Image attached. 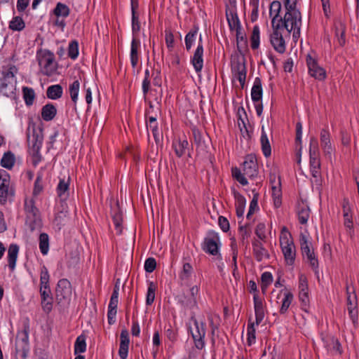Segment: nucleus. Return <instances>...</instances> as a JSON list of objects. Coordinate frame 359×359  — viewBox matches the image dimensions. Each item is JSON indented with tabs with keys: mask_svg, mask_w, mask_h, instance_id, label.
<instances>
[{
	"mask_svg": "<svg viewBox=\"0 0 359 359\" xmlns=\"http://www.w3.org/2000/svg\"><path fill=\"white\" fill-rule=\"evenodd\" d=\"M254 307L255 313V323L249 321L247 327V344L248 346L255 343V325H259L264 318V303L258 295V294H254L253 295Z\"/></svg>",
	"mask_w": 359,
	"mask_h": 359,
	"instance_id": "nucleus-1",
	"label": "nucleus"
},
{
	"mask_svg": "<svg viewBox=\"0 0 359 359\" xmlns=\"http://www.w3.org/2000/svg\"><path fill=\"white\" fill-rule=\"evenodd\" d=\"M156 290V285L153 282H149L147 289L146 304L148 306L151 305L155 299V292Z\"/></svg>",
	"mask_w": 359,
	"mask_h": 359,
	"instance_id": "nucleus-52",
	"label": "nucleus"
},
{
	"mask_svg": "<svg viewBox=\"0 0 359 359\" xmlns=\"http://www.w3.org/2000/svg\"><path fill=\"white\" fill-rule=\"evenodd\" d=\"M255 233L257 235V236L259 238V241H265V240L266 238L265 224L262 223V222L257 224V225L256 226V228H255Z\"/></svg>",
	"mask_w": 359,
	"mask_h": 359,
	"instance_id": "nucleus-62",
	"label": "nucleus"
},
{
	"mask_svg": "<svg viewBox=\"0 0 359 359\" xmlns=\"http://www.w3.org/2000/svg\"><path fill=\"white\" fill-rule=\"evenodd\" d=\"M226 19H227L230 29L236 30V37H237V39H238L239 34H241V23L239 21L238 15L236 14V13L233 12V11H230L229 13L226 11Z\"/></svg>",
	"mask_w": 359,
	"mask_h": 359,
	"instance_id": "nucleus-28",
	"label": "nucleus"
},
{
	"mask_svg": "<svg viewBox=\"0 0 359 359\" xmlns=\"http://www.w3.org/2000/svg\"><path fill=\"white\" fill-rule=\"evenodd\" d=\"M15 163V156L14 154L8 151L5 153L1 160V165L7 169H11Z\"/></svg>",
	"mask_w": 359,
	"mask_h": 359,
	"instance_id": "nucleus-47",
	"label": "nucleus"
},
{
	"mask_svg": "<svg viewBox=\"0 0 359 359\" xmlns=\"http://www.w3.org/2000/svg\"><path fill=\"white\" fill-rule=\"evenodd\" d=\"M129 343V333L126 329H123L121 330L120 334V346L118 350V355L121 359H126L128 357Z\"/></svg>",
	"mask_w": 359,
	"mask_h": 359,
	"instance_id": "nucleus-24",
	"label": "nucleus"
},
{
	"mask_svg": "<svg viewBox=\"0 0 359 359\" xmlns=\"http://www.w3.org/2000/svg\"><path fill=\"white\" fill-rule=\"evenodd\" d=\"M140 48V41L137 37H133L130 45V59L133 68H135L139 62Z\"/></svg>",
	"mask_w": 359,
	"mask_h": 359,
	"instance_id": "nucleus-25",
	"label": "nucleus"
},
{
	"mask_svg": "<svg viewBox=\"0 0 359 359\" xmlns=\"http://www.w3.org/2000/svg\"><path fill=\"white\" fill-rule=\"evenodd\" d=\"M39 65L43 74L50 76L55 71L54 54L50 50H41L37 53Z\"/></svg>",
	"mask_w": 359,
	"mask_h": 359,
	"instance_id": "nucleus-5",
	"label": "nucleus"
},
{
	"mask_svg": "<svg viewBox=\"0 0 359 359\" xmlns=\"http://www.w3.org/2000/svg\"><path fill=\"white\" fill-rule=\"evenodd\" d=\"M208 320L209 322V326L211 329L212 342L214 344L215 332L219 325V316L217 315L209 314L208 315Z\"/></svg>",
	"mask_w": 359,
	"mask_h": 359,
	"instance_id": "nucleus-42",
	"label": "nucleus"
},
{
	"mask_svg": "<svg viewBox=\"0 0 359 359\" xmlns=\"http://www.w3.org/2000/svg\"><path fill=\"white\" fill-rule=\"evenodd\" d=\"M262 151L265 157H269L271 154V147L269 137L264 130V126L262 127V134L260 137Z\"/></svg>",
	"mask_w": 359,
	"mask_h": 359,
	"instance_id": "nucleus-36",
	"label": "nucleus"
},
{
	"mask_svg": "<svg viewBox=\"0 0 359 359\" xmlns=\"http://www.w3.org/2000/svg\"><path fill=\"white\" fill-rule=\"evenodd\" d=\"M198 28L194 27L191 29L185 36V46L187 50H190L191 48L198 33Z\"/></svg>",
	"mask_w": 359,
	"mask_h": 359,
	"instance_id": "nucleus-46",
	"label": "nucleus"
},
{
	"mask_svg": "<svg viewBox=\"0 0 359 359\" xmlns=\"http://www.w3.org/2000/svg\"><path fill=\"white\" fill-rule=\"evenodd\" d=\"M232 176L234 179H236L240 184L242 185H247L248 180L245 178L244 172L242 173L241 170L236 167L233 168L231 169Z\"/></svg>",
	"mask_w": 359,
	"mask_h": 359,
	"instance_id": "nucleus-57",
	"label": "nucleus"
},
{
	"mask_svg": "<svg viewBox=\"0 0 359 359\" xmlns=\"http://www.w3.org/2000/svg\"><path fill=\"white\" fill-rule=\"evenodd\" d=\"M292 300H293V294L291 292H287L284 293V297L283 299L281 307L280 309V313L281 314H284L287 312Z\"/></svg>",
	"mask_w": 359,
	"mask_h": 359,
	"instance_id": "nucleus-51",
	"label": "nucleus"
},
{
	"mask_svg": "<svg viewBox=\"0 0 359 359\" xmlns=\"http://www.w3.org/2000/svg\"><path fill=\"white\" fill-rule=\"evenodd\" d=\"M62 87L60 85H52L47 88L46 95L49 99L57 100L62 97Z\"/></svg>",
	"mask_w": 359,
	"mask_h": 359,
	"instance_id": "nucleus-40",
	"label": "nucleus"
},
{
	"mask_svg": "<svg viewBox=\"0 0 359 359\" xmlns=\"http://www.w3.org/2000/svg\"><path fill=\"white\" fill-rule=\"evenodd\" d=\"M261 281H262V284H261L262 291L264 294L266 292L268 287L273 282V276H272L271 273L268 272V271L264 272L261 276Z\"/></svg>",
	"mask_w": 359,
	"mask_h": 359,
	"instance_id": "nucleus-50",
	"label": "nucleus"
},
{
	"mask_svg": "<svg viewBox=\"0 0 359 359\" xmlns=\"http://www.w3.org/2000/svg\"><path fill=\"white\" fill-rule=\"evenodd\" d=\"M79 55V43L77 41H72L68 47V56L72 60H75Z\"/></svg>",
	"mask_w": 359,
	"mask_h": 359,
	"instance_id": "nucleus-59",
	"label": "nucleus"
},
{
	"mask_svg": "<svg viewBox=\"0 0 359 359\" xmlns=\"http://www.w3.org/2000/svg\"><path fill=\"white\" fill-rule=\"evenodd\" d=\"M299 299L301 303V308L305 312H309V296L308 280L306 277L301 274L299 277Z\"/></svg>",
	"mask_w": 359,
	"mask_h": 359,
	"instance_id": "nucleus-10",
	"label": "nucleus"
},
{
	"mask_svg": "<svg viewBox=\"0 0 359 359\" xmlns=\"http://www.w3.org/2000/svg\"><path fill=\"white\" fill-rule=\"evenodd\" d=\"M306 63L309 73L312 77L319 81L324 80L326 78L325 70L310 55H308L306 57Z\"/></svg>",
	"mask_w": 359,
	"mask_h": 359,
	"instance_id": "nucleus-14",
	"label": "nucleus"
},
{
	"mask_svg": "<svg viewBox=\"0 0 359 359\" xmlns=\"http://www.w3.org/2000/svg\"><path fill=\"white\" fill-rule=\"evenodd\" d=\"M235 198L236 200V215L238 217H242L245 210V199L241 194L238 192L234 193Z\"/></svg>",
	"mask_w": 359,
	"mask_h": 359,
	"instance_id": "nucleus-43",
	"label": "nucleus"
},
{
	"mask_svg": "<svg viewBox=\"0 0 359 359\" xmlns=\"http://www.w3.org/2000/svg\"><path fill=\"white\" fill-rule=\"evenodd\" d=\"M137 5L134 3L133 1H131V8H132V32L133 37H137V35L140 29V23L139 21L138 16L136 15V8Z\"/></svg>",
	"mask_w": 359,
	"mask_h": 359,
	"instance_id": "nucleus-37",
	"label": "nucleus"
},
{
	"mask_svg": "<svg viewBox=\"0 0 359 359\" xmlns=\"http://www.w3.org/2000/svg\"><path fill=\"white\" fill-rule=\"evenodd\" d=\"M17 73L15 66H11L7 70L2 72L3 76L0 79V90L4 93H12L15 89V74Z\"/></svg>",
	"mask_w": 359,
	"mask_h": 359,
	"instance_id": "nucleus-7",
	"label": "nucleus"
},
{
	"mask_svg": "<svg viewBox=\"0 0 359 359\" xmlns=\"http://www.w3.org/2000/svg\"><path fill=\"white\" fill-rule=\"evenodd\" d=\"M203 46L202 43V36L200 34L198 46L191 57V64L197 73L201 72L203 67Z\"/></svg>",
	"mask_w": 359,
	"mask_h": 359,
	"instance_id": "nucleus-19",
	"label": "nucleus"
},
{
	"mask_svg": "<svg viewBox=\"0 0 359 359\" xmlns=\"http://www.w3.org/2000/svg\"><path fill=\"white\" fill-rule=\"evenodd\" d=\"M86 350V336L83 334L79 335L74 344V354L84 353Z\"/></svg>",
	"mask_w": 359,
	"mask_h": 359,
	"instance_id": "nucleus-48",
	"label": "nucleus"
},
{
	"mask_svg": "<svg viewBox=\"0 0 359 359\" xmlns=\"http://www.w3.org/2000/svg\"><path fill=\"white\" fill-rule=\"evenodd\" d=\"M231 68L234 76L236 77L243 88L245 86L247 73L245 59L237 58L234 60Z\"/></svg>",
	"mask_w": 359,
	"mask_h": 359,
	"instance_id": "nucleus-13",
	"label": "nucleus"
},
{
	"mask_svg": "<svg viewBox=\"0 0 359 359\" xmlns=\"http://www.w3.org/2000/svg\"><path fill=\"white\" fill-rule=\"evenodd\" d=\"M309 154L312 175L316 177L319 175L320 163L318 154V142L315 137L311 138Z\"/></svg>",
	"mask_w": 359,
	"mask_h": 359,
	"instance_id": "nucleus-11",
	"label": "nucleus"
},
{
	"mask_svg": "<svg viewBox=\"0 0 359 359\" xmlns=\"http://www.w3.org/2000/svg\"><path fill=\"white\" fill-rule=\"evenodd\" d=\"M118 286L115 285L108 306L107 318L109 325H112L115 323L118 303Z\"/></svg>",
	"mask_w": 359,
	"mask_h": 359,
	"instance_id": "nucleus-16",
	"label": "nucleus"
},
{
	"mask_svg": "<svg viewBox=\"0 0 359 359\" xmlns=\"http://www.w3.org/2000/svg\"><path fill=\"white\" fill-rule=\"evenodd\" d=\"M273 33L271 35V43L273 48L279 53H283L285 51V42L282 34L279 32L280 28L272 27Z\"/></svg>",
	"mask_w": 359,
	"mask_h": 359,
	"instance_id": "nucleus-22",
	"label": "nucleus"
},
{
	"mask_svg": "<svg viewBox=\"0 0 359 359\" xmlns=\"http://www.w3.org/2000/svg\"><path fill=\"white\" fill-rule=\"evenodd\" d=\"M335 35L337 37V41L341 46L345 44V27L343 24H339L335 27Z\"/></svg>",
	"mask_w": 359,
	"mask_h": 359,
	"instance_id": "nucleus-55",
	"label": "nucleus"
},
{
	"mask_svg": "<svg viewBox=\"0 0 359 359\" xmlns=\"http://www.w3.org/2000/svg\"><path fill=\"white\" fill-rule=\"evenodd\" d=\"M27 139L29 142L32 143V148L36 151V161H34V165L36 166L39 162L41 161V156L39 154V150L42 145L43 137L41 132H37L34 128L32 130V136L27 135Z\"/></svg>",
	"mask_w": 359,
	"mask_h": 359,
	"instance_id": "nucleus-18",
	"label": "nucleus"
},
{
	"mask_svg": "<svg viewBox=\"0 0 359 359\" xmlns=\"http://www.w3.org/2000/svg\"><path fill=\"white\" fill-rule=\"evenodd\" d=\"M282 9V4L280 1L276 0L271 2L269 8V15L271 18V26L279 28V25H281L282 16L280 11Z\"/></svg>",
	"mask_w": 359,
	"mask_h": 359,
	"instance_id": "nucleus-20",
	"label": "nucleus"
},
{
	"mask_svg": "<svg viewBox=\"0 0 359 359\" xmlns=\"http://www.w3.org/2000/svg\"><path fill=\"white\" fill-rule=\"evenodd\" d=\"M53 13L56 18H65L69 16L70 9L66 4L58 2L53 9Z\"/></svg>",
	"mask_w": 359,
	"mask_h": 359,
	"instance_id": "nucleus-41",
	"label": "nucleus"
},
{
	"mask_svg": "<svg viewBox=\"0 0 359 359\" xmlns=\"http://www.w3.org/2000/svg\"><path fill=\"white\" fill-rule=\"evenodd\" d=\"M25 27V23L20 16L13 18L9 23V28L13 31H22Z\"/></svg>",
	"mask_w": 359,
	"mask_h": 359,
	"instance_id": "nucleus-49",
	"label": "nucleus"
},
{
	"mask_svg": "<svg viewBox=\"0 0 359 359\" xmlns=\"http://www.w3.org/2000/svg\"><path fill=\"white\" fill-rule=\"evenodd\" d=\"M23 98L26 105L31 106L33 104L36 95L34 90L32 88H22Z\"/></svg>",
	"mask_w": 359,
	"mask_h": 359,
	"instance_id": "nucleus-45",
	"label": "nucleus"
},
{
	"mask_svg": "<svg viewBox=\"0 0 359 359\" xmlns=\"http://www.w3.org/2000/svg\"><path fill=\"white\" fill-rule=\"evenodd\" d=\"M50 276L47 268L43 266L41 269L40 273V290L39 291H44L50 290L49 286Z\"/></svg>",
	"mask_w": 359,
	"mask_h": 359,
	"instance_id": "nucleus-39",
	"label": "nucleus"
},
{
	"mask_svg": "<svg viewBox=\"0 0 359 359\" xmlns=\"http://www.w3.org/2000/svg\"><path fill=\"white\" fill-rule=\"evenodd\" d=\"M302 23V14L299 11L285 12L282 18L281 25H279V28H285L288 33L292 32L293 39H297L301 34Z\"/></svg>",
	"mask_w": 359,
	"mask_h": 359,
	"instance_id": "nucleus-2",
	"label": "nucleus"
},
{
	"mask_svg": "<svg viewBox=\"0 0 359 359\" xmlns=\"http://www.w3.org/2000/svg\"><path fill=\"white\" fill-rule=\"evenodd\" d=\"M192 272H193L192 266L188 262H184L183 264L182 270L180 273V278L182 280H187L191 276Z\"/></svg>",
	"mask_w": 359,
	"mask_h": 359,
	"instance_id": "nucleus-60",
	"label": "nucleus"
},
{
	"mask_svg": "<svg viewBox=\"0 0 359 359\" xmlns=\"http://www.w3.org/2000/svg\"><path fill=\"white\" fill-rule=\"evenodd\" d=\"M239 233L241 243L247 246L248 244V238L251 233L250 231L245 226H241L239 227Z\"/></svg>",
	"mask_w": 359,
	"mask_h": 359,
	"instance_id": "nucleus-61",
	"label": "nucleus"
},
{
	"mask_svg": "<svg viewBox=\"0 0 359 359\" xmlns=\"http://www.w3.org/2000/svg\"><path fill=\"white\" fill-rule=\"evenodd\" d=\"M251 48L255 50L259 46V27L257 25L254 26L250 37Z\"/></svg>",
	"mask_w": 359,
	"mask_h": 359,
	"instance_id": "nucleus-53",
	"label": "nucleus"
},
{
	"mask_svg": "<svg viewBox=\"0 0 359 359\" xmlns=\"http://www.w3.org/2000/svg\"><path fill=\"white\" fill-rule=\"evenodd\" d=\"M346 296H347V304L353 302H357V296L355 292V288L353 286H350L346 284Z\"/></svg>",
	"mask_w": 359,
	"mask_h": 359,
	"instance_id": "nucleus-64",
	"label": "nucleus"
},
{
	"mask_svg": "<svg viewBox=\"0 0 359 359\" xmlns=\"http://www.w3.org/2000/svg\"><path fill=\"white\" fill-rule=\"evenodd\" d=\"M297 214L300 224H306L310 217V208L304 201L298 202L297 205Z\"/></svg>",
	"mask_w": 359,
	"mask_h": 359,
	"instance_id": "nucleus-27",
	"label": "nucleus"
},
{
	"mask_svg": "<svg viewBox=\"0 0 359 359\" xmlns=\"http://www.w3.org/2000/svg\"><path fill=\"white\" fill-rule=\"evenodd\" d=\"M219 246L220 239L218 234L215 232L210 231L208 233L207 237L205 238L202 248L206 253L212 255H219V259H221Z\"/></svg>",
	"mask_w": 359,
	"mask_h": 359,
	"instance_id": "nucleus-8",
	"label": "nucleus"
},
{
	"mask_svg": "<svg viewBox=\"0 0 359 359\" xmlns=\"http://www.w3.org/2000/svg\"><path fill=\"white\" fill-rule=\"evenodd\" d=\"M252 100L256 103L262 100V87L260 78L256 77L251 90Z\"/></svg>",
	"mask_w": 359,
	"mask_h": 359,
	"instance_id": "nucleus-33",
	"label": "nucleus"
},
{
	"mask_svg": "<svg viewBox=\"0 0 359 359\" xmlns=\"http://www.w3.org/2000/svg\"><path fill=\"white\" fill-rule=\"evenodd\" d=\"M112 221H113L114 225L115 226L116 233L118 235L121 234L122 231H123L122 215L120 212L115 213L112 217Z\"/></svg>",
	"mask_w": 359,
	"mask_h": 359,
	"instance_id": "nucleus-58",
	"label": "nucleus"
},
{
	"mask_svg": "<svg viewBox=\"0 0 359 359\" xmlns=\"http://www.w3.org/2000/svg\"><path fill=\"white\" fill-rule=\"evenodd\" d=\"M19 252V246L17 244H11L8 250V267L11 271L15 268L18 255Z\"/></svg>",
	"mask_w": 359,
	"mask_h": 359,
	"instance_id": "nucleus-31",
	"label": "nucleus"
},
{
	"mask_svg": "<svg viewBox=\"0 0 359 359\" xmlns=\"http://www.w3.org/2000/svg\"><path fill=\"white\" fill-rule=\"evenodd\" d=\"M257 163L255 156L250 155L245 158L243 163L244 175L250 178H254L257 175Z\"/></svg>",
	"mask_w": 359,
	"mask_h": 359,
	"instance_id": "nucleus-21",
	"label": "nucleus"
},
{
	"mask_svg": "<svg viewBox=\"0 0 359 359\" xmlns=\"http://www.w3.org/2000/svg\"><path fill=\"white\" fill-rule=\"evenodd\" d=\"M342 211L344 217V225L350 236L353 234V222L351 214V209L349 201L347 198H344L342 201Z\"/></svg>",
	"mask_w": 359,
	"mask_h": 359,
	"instance_id": "nucleus-15",
	"label": "nucleus"
},
{
	"mask_svg": "<svg viewBox=\"0 0 359 359\" xmlns=\"http://www.w3.org/2000/svg\"><path fill=\"white\" fill-rule=\"evenodd\" d=\"M280 245L287 264L292 265L295 259V246L287 229L283 227L280 235Z\"/></svg>",
	"mask_w": 359,
	"mask_h": 359,
	"instance_id": "nucleus-3",
	"label": "nucleus"
},
{
	"mask_svg": "<svg viewBox=\"0 0 359 359\" xmlns=\"http://www.w3.org/2000/svg\"><path fill=\"white\" fill-rule=\"evenodd\" d=\"M320 147L326 158L331 160L334 147L331 143L330 132L323 128L320 134Z\"/></svg>",
	"mask_w": 359,
	"mask_h": 359,
	"instance_id": "nucleus-17",
	"label": "nucleus"
},
{
	"mask_svg": "<svg viewBox=\"0 0 359 359\" xmlns=\"http://www.w3.org/2000/svg\"><path fill=\"white\" fill-rule=\"evenodd\" d=\"M271 189L274 205L276 208H279L282 204V189L279 177H278L276 184H273Z\"/></svg>",
	"mask_w": 359,
	"mask_h": 359,
	"instance_id": "nucleus-34",
	"label": "nucleus"
},
{
	"mask_svg": "<svg viewBox=\"0 0 359 359\" xmlns=\"http://www.w3.org/2000/svg\"><path fill=\"white\" fill-rule=\"evenodd\" d=\"M13 196L10 188V176L6 170H0V203L5 204L8 199Z\"/></svg>",
	"mask_w": 359,
	"mask_h": 359,
	"instance_id": "nucleus-9",
	"label": "nucleus"
},
{
	"mask_svg": "<svg viewBox=\"0 0 359 359\" xmlns=\"http://www.w3.org/2000/svg\"><path fill=\"white\" fill-rule=\"evenodd\" d=\"M199 289L198 286L194 285L189 289V294L185 297L186 300L183 302L185 306L189 309L197 307V296Z\"/></svg>",
	"mask_w": 359,
	"mask_h": 359,
	"instance_id": "nucleus-30",
	"label": "nucleus"
},
{
	"mask_svg": "<svg viewBox=\"0 0 359 359\" xmlns=\"http://www.w3.org/2000/svg\"><path fill=\"white\" fill-rule=\"evenodd\" d=\"M188 146L189 142L187 140L175 139L172 143V148L175 155L179 158H181L185 154Z\"/></svg>",
	"mask_w": 359,
	"mask_h": 359,
	"instance_id": "nucleus-29",
	"label": "nucleus"
},
{
	"mask_svg": "<svg viewBox=\"0 0 359 359\" xmlns=\"http://www.w3.org/2000/svg\"><path fill=\"white\" fill-rule=\"evenodd\" d=\"M57 114L56 107L51 103L44 105L41 109V118L45 121H52Z\"/></svg>",
	"mask_w": 359,
	"mask_h": 359,
	"instance_id": "nucleus-35",
	"label": "nucleus"
},
{
	"mask_svg": "<svg viewBox=\"0 0 359 359\" xmlns=\"http://www.w3.org/2000/svg\"><path fill=\"white\" fill-rule=\"evenodd\" d=\"M72 295L71 283L67 279H61L58 281L55 290V298L58 304H68Z\"/></svg>",
	"mask_w": 359,
	"mask_h": 359,
	"instance_id": "nucleus-6",
	"label": "nucleus"
},
{
	"mask_svg": "<svg viewBox=\"0 0 359 359\" xmlns=\"http://www.w3.org/2000/svg\"><path fill=\"white\" fill-rule=\"evenodd\" d=\"M147 130L150 129L151 130L156 143H158L161 140V134L156 117L149 116L148 119H147Z\"/></svg>",
	"mask_w": 359,
	"mask_h": 359,
	"instance_id": "nucleus-32",
	"label": "nucleus"
},
{
	"mask_svg": "<svg viewBox=\"0 0 359 359\" xmlns=\"http://www.w3.org/2000/svg\"><path fill=\"white\" fill-rule=\"evenodd\" d=\"M191 132L195 144L197 147L202 146L203 143L204 142L202 133L196 127L191 128Z\"/></svg>",
	"mask_w": 359,
	"mask_h": 359,
	"instance_id": "nucleus-63",
	"label": "nucleus"
},
{
	"mask_svg": "<svg viewBox=\"0 0 359 359\" xmlns=\"http://www.w3.org/2000/svg\"><path fill=\"white\" fill-rule=\"evenodd\" d=\"M79 87H80V83L78 80L74 81L69 86V90L70 97L74 104L76 103V101L78 100Z\"/></svg>",
	"mask_w": 359,
	"mask_h": 359,
	"instance_id": "nucleus-54",
	"label": "nucleus"
},
{
	"mask_svg": "<svg viewBox=\"0 0 359 359\" xmlns=\"http://www.w3.org/2000/svg\"><path fill=\"white\" fill-rule=\"evenodd\" d=\"M41 299V307L43 311L49 313L53 309V299L51 294V290L39 291Z\"/></svg>",
	"mask_w": 359,
	"mask_h": 359,
	"instance_id": "nucleus-26",
	"label": "nucleus"
},
{
	"mask_svg": "<svg viewBox=\"0 0 359 359\" xmlns=\"http://www.w3.org/2000/svg\"><path fill=\"white\" fill-rule=\"evenodd\" d=\"M190 320L193 323L194 327H189V330L193 339L194 346L197 349L202 350L205 346V323L204 321L199 322L194 316L190 318Z\"/></svg>",
	"mask_w": 359,
	"mask_h": 359,
	"instance_id": "nucleus-4",
	"label": "nucleus"
},
{
	"mask_svg": "<svg viewBox=\"0 0 359 359\" xmlns=\"http://www.w3.org/2000/svg\"><path fill=\"white\" fill-rule=\"evenodd\" d=\"M252 252L255 259L257 262H262L264 259H269V251L264 247L262 241L255 239L252 243Z\"/></svg>",
	"mask_w": 359,
	"mask_h": 359,
	"instance_id": "nucleus-23",
	"label": "nucleus"
},
{
	"mask_svg": "<svg viewBox=\"0 0 359 359\" xmlns=\"http://www.w3.org/2000/svg\"><path fill=\"white\" fill-rule=\"evenodd\" d=\"M358 304L357 302H353L347 304V309L348 311V314L350 318L351 319L354 325L358 323V309H357Z\"/></svg>",
	"mask_w": 359,
	"mask_h": 359,
	"instance_id": "nucleus-56",
	"label": "nucleus"
},
{
	"mask_svg": "<svg viewBox=\"0 0 359 359\" xmlns=\"http://www.w3.org/2000/svg\"><path fill=\"white\" fill-rule=\"evenodd\" d=\"M299 241L302 255L306 257L311 266L315 270L317 269L318 268V261L313 250L310 248V243L307 237L304 233H301Z\"/></svg>",
	"mask_w": 359,
	"mask_h": 359,
	"instance_id": "nucleus-12",
	"label": "nucleus"
},
{
	"mask_svg": "<svg viewBox=\"0 0 359 359\" xmlns=\"http://www.w3.org/2000/svg\"><path fill=\"white\" fill-rule=\"evenodd\" d=\"M39 249L42 255H46L49 250V237L46 233H41L39 238Z\"/></svg>",
	"mask_w": 359,
	"mask_h": 359,
	"instance_id": "nucleus-44",
	"label": "nucleus"
},
{
	"mask_svg": "<svg viewBox=\"0 0 359 359\" xmlns=\"http://www.w3.org/2000/svg\"><path fill=\"white\" fill-rule=\"evenodd\" d=\"M69 179L67 180L61 179L57 184V194L62 200H65L69 196Z\"/></svg>",
	"mask_w": 359,
	"mask_h": 359,
	"instance_id": "nucleus-38",
	"label": "nucleus"
}]
</instances>
